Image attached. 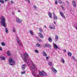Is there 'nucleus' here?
Here are the masks:
<instances>
[{
    "label": "nucleus",
    "mask_w": 77,
    "mask_h": 77,
    "mask_svg": "<svg viewBox=\"0 0 77 77\" xmlns=\"http://www.w3.org/2000/svg\"><path fill=\"white\" fill-rule=\"evenodd\" d=\"M21 57L23 59L25 62H26L27 65H29V60H30V59H27L29 57V54L28 53H26L24 54H21Z\"/></svg>",
    "instance_id": "nucleus-1"
},
{
    "label": "nucleus",
    "mask_w": 77,
    "mask_h": 77,
    "mask_svg": "<svg viewBox=\"0 0 77 77\" xmlns=\"http://www.w3.org/2000/svg\"><path fill=\"white\" fill-rule=\"evenodd\" d=\"M1 24L2 26L4 27H6V23L5 22L6 20L4 17H1Z\"/></svg>",
    "instance_id": "nucleus-2"
},
{
    "label": "nucleus",
    "mask_w": 77,
    "mask_h": 77,
    "mask_svg": "<svg viewBox=\"0 0 77 77\" xmlns=\"http://www.w3.org/2000/svg\"><path fill=\"white\" fill-rule=\"evenodd\" d=\"M8 62L9 65L11 66L14 65H15V60H14L13 59H12V58L11 57L9 58Z\"/></svg>",
    "instance_id": "nucleus-3"
},
{
    "label": "nucleus",
    "mask_w": 77,
    "mask_h": 77,
    "mask_svg": "<svg viewBox=\"0 0 77 77\" xmlns=\"http://www.w3.org/2000/svg\"><path fill=\"white\" fill-rule=\"evenodd\" d=\"M39 74L41 76H47V74L45 71L42 70V72H39Z\"/></svg>",
    "instance_id": "nucleus-4"
},
{
    "label": "nucleus",
    "mask_w": 77,
    "mask_h": 77,
    "mask_svg": "<svg viewBox=\"0 0 77 77\" xmlns=\"http://www.w3.org/2000/svg\"><path fill=\"white\" fill-rule=\"evenodd\" d=\"M43 47L44 48H45V47H51V45L48 43H46V44H44L43 45Z\"/></svg>",
    "instance_id": "nucleus-5"
},
{
    "label": "nucleus",
    "mask_w": 77,
    "mask_h": 77,
    "mask_svg": "<svg viewBox=\"0 0 77 77\" xmlns=\"http://www.w3.org/2000/svg\"><path fill=\"white\" fill-rule=\"evenodd\" d=\"M17 41L19 45H21V47H23V45H22V44H21V41H20V39H18V37H17Z\"/></svg>",
    "instance_id": "nucleus-6"
},
{
    "label": "nucleus",
    "mask_w": 77,
    "mask_h": 77,
    "mask_svg": "<svg viewBox=\"0 0 77 77\" xmlns=\"http://www.w3.org/2000/svg\"><path fill=\"white\" fill-rule=\"evenodd\" d=\"M16 21L18 23H22V20L19 18L16 19Z\"/></svg>",
    "instance_id": "nucleus-7"
},
{
    "label": "nucleus",
    "mask_w": 77,
    "mask_h": 77,
    "mask_svg": "<svg viewBox=\"0 0 77 77\" xmlns=\"http://www.w3.org/2000/svg\"><path fill=\"white\" fill-rule=\"evenodd\" d=\"M31 64L34 67H31V70H33V69H34V68H35V64H34V63H33V62H32V61H31Z\"/></svg>",
    "instance_id": "nucleus-8"
},
{
    "label": "nucleus",
    "mask_w": 77,
    "mask_h": 77,
    "mask_svg": "<svg viewBox=\"0 0 77 77\" xmlns=\"http://www.w3.org/2000/svg\"><path fill=\"white\" fill-rule=\"evenodd\" d=\"M53 16H54V19L55 20H57V17L56 16V15L54 13H53Z\"/></svg>",
    "instance_id": "nucleus-9"
},
{
    "label": "nucleus",
    "mask_w": 77,
    "mask_h": 77,
    "mask_svg": "<svg viewBox=\"0 0 77 77\" xmlns=\"http://www.w3.org/2000/svg\"><path fill=\"white\" fill-rule=\"evenodd\" d=\"M51 70L54 73H57V71L56 70V69H54V68H52Z\"/></svg>",
    "instance_id": "nucleus-10"
},
{
    "label": "nucleus",
    "mask_w": 77,
    "mask_h": 77,
    "mask_svg": "<svg viewBox=\"0 0 77 77\" xmlns=\"http://www.w3.org/2000/svg\"><path fill=\"white\" fill-rule=\"evenodd\" d=\"M49 28L50 29H55V27L54 25H49Z\"/></svg>",
    "instance_id": "nucleus-11"
},
{
    "label": "nucleus",
    "mask_w": 77,
    "mask_h": 77,
    "mask_svg": "<svg viewBox=\"0 0 77 77\" xmlns=\"http://www.w3.org/2000/svg\"><path fill=\"white\" fill-rule=\"evenodd\" d=\"M72 4L74 8H76V6L77 5H76V3H75V2L74 1H72Z\"/></svg>",
    "instance_id": "nucleus-12"
},
{
    "label": "nucleus",
    "mask_w": 77,
    "mask_h": 77,
    "mask_svg": "<svg viewBox=\"0 0 77 77\" xmlns=\"http://www.w3.org/2000/svg\"><path fill=\"white\" fill-rule=\"evenodd\" d=\"M60 15L63 17V18H65V15H64V14L62 12H60Z\"/></svg>",
    "instance_id": "nucleus-13"
},
{
    "label": "nucleus",
    "mask_w": 77,
    "mask_h": 77,
    "mask_svg": "<svg viewBox=\"0 0 77 77\" xmlns=\"http://www.w3.org/2000/svg\"><path fill=\"white\" fill-rule=\"evenodd\" d=\"M53 46L54 48L56 49H58V48H59V47L56 44L54 43L53 44Z\"/></svg>",
    "instance_id": "nucleus-14"
},
{
    "label": "nucleus",
    "mask_w": 77,
    "mask_h": 77,
    "mask_svg": "<svg viewBox=\"0 0 77 77\" xmlns=\"http://www.w3.org/2000/svg\"><path fill=\"white\" fill-rule=\"evenodd\" d=\"M26 64H23L22 67V69L23 71H24L26 68Z\"/></svg>",
    "instance_id": "nucleus-15"
},
{
    "label": "nucleus",
    "mask_w": 77,
    "mask_h": 77,
    "mask_svg": "<svg viewBox=\"0 0 77 77\" xmlns=\"http://www.w3.org/2000/svg\"><path fill=\"white\" fill-rule=\"evenodd\" d=\"M58 38H59V37H58V35H57L55 36V39L54 40L55 42H57V41L58 39Z\"/></svg>",
    "instance_id": "nucleus-16"
},
{
    "label": "nucleus",
    "mask_w": 77,
    "mask_h": 77,
    "mask_svg": "<svg viewBox=\"0 0 77 77\" xmlns=\"http://www.w3.org/2000/svg\"><path fill=\"white\" fill-rule=\"evenodd\" d=\"M48 15L50 18H52V14L51 12H49L48 13Z\"/></svg>",
    "instance_id": "nucleus-17"
},
{
    "label": "nucleus",
    "mask_w": 77,
    "mask_h": 77,
    "mask_svg": "<svg viewBox=\"0 0 77 77\" xmlns=\"http://www.w3.org/2000/svg\"><path fill=\"white\" fill-rule=\"evenodd\" d=\"M42 55L44 56H45V57L47 56V53H45V52L44 51H42Z\"/></svg>",
    "instance_id": "nucleus-18"
},
{
    "label": "nucleus",
    "mask_w": 77,
    "mask_h": 77,
    "mask_svg": "<svg viewBox=\"0 0 77 77\" xmlns=\"http://www.w3.org/2000/svg\"><path fill=\"white\" fill-rule=\"evenodd\" d=\"M38 35L40 36L41 37V38H44V36L42 35V34L41 33H39Z\"/></svg>",
    "instance_id": "nucleus-19"
},
{
    "label": "nucleus",
    "mask_w": 77,
    "mask_h": 77,
    "mask_svg": "<svg viewBox=\"0 0 77 77\" xmlns=\"http://www.w3.org/2000/svg\"><path fill=\"white\" fill-rule=\"evenodd\" d=\"M0 58L1 59V60H5L6 59L4 57L1 56L0 57Z\"/></svg>",
    "instance_id": "nucleus-20"
},
{
    "label": "nucleus",
    "mask_w": 77,
    "mask_h": 77,
    "mask_svg": "<svg viewBox=\"0 0 77 77\" xmlns=\"http://www.w3.org/2000/svg\"><path fill=\"white\" fill-rule=\"evenodd\" d=\"M68 56H69L70 57H71V56H72V53L71 52H68Z\"/></svg>",
    "instance_id": "nucleus-21"
},
{
    "label": "nucleus",
    "mask_w": 77,
    "mask_h": 77,
    "mask_svg": "<svg viewBox=\"0 0 77 77\" xmlns=\"http://www.w3.org/2000/svg\"><path fill=\"white\" fill-rule=\"evenodd\" d=\"M36 45L37 47H41V45L39 44L38 43H37L36 44Z\"/></svg>",
    "instance_id": "nucleus-22"
},
{
    "label": "nucleus",
    "mask_w": 77,
    "mask_h": 77,
    "mask_svg": "<svg viewBox=\"0 0 77 77\" xmlns=\"http://www.w3.org/2000/svg\"><path fill=\"white\" fill-rule=\"evenodd\" d=\"M61 60L62 63H65V60H64V59H63V58H62Z\"/></svg>",
    "instance_id": "nucleus-23"
},
{
    "label": "nucleus",
    "mask_w": 77,
    "mask_h": 77,
    "mask_svg": "<svg viewBox=\"0 0 77 77\" xmlns=\"http://www.w3.org/2000/svg\"><path fill=\"white\" fill-rule=\"evenodd\" d=\"M48 65H49V66H52V62H51V61H50L48 63Z\"/></svg>",
    "instance_id": "nucleus-24"
},
{
    "label": "nucleus",
    "mask_w": 77,
    "mask_h": 77,
    "mask_svg": "<svg viewBox=\"0 0 77 77\" xmlns=\"http://www.w3.org/2000/svg\"><path fill=\"white\" fill-rule=\"evenodd\" d=\"M7 54L8 56H10L11 55V52L9 51H7Z\"/></svg>",
    "instance_id": "nucleus-25"
},
{
    "label": "nucleus",
    "mask_w": 77,
    "mask_h": 77,
    "mask_svg": "<svg viewBox=\"0 0 77 77\" xmlns=\"http://www.w3.org/2000/svg\"><path fill=\"white\" fill-rule=\"evenodd\" d=\"M48 40L50 42H52V39L50 38H48Z\"/></svg>",
    "instance_id": "nucleus-26"
},
{
    "label": "nucleus",
    "mask_w": 77,
    "mask_h": 77,
    "mask_svg": "<svg viewBox=\"0 0 77 77\" xmlns=\"http://www.w3.org/2000/svg\"><path fill=\"white\" fill-rule=\"evenodd\" d=\"M0 2L2 4H4L5 3V1L3 0H0Z\"/></svg>",
    "instance_id": "nucleus-27"
},
{
    "label": "nucleus",
    "mask_w": 77,
    "mask_h": 77,
    "mask_svg": "<svg viewBox=\"0 0 77 77\" xmlns=\"http://www.w3.org/2000/svg\"><path fill=\"white\" fill-rule=\"evenodd\" d=\"M12 30L14 33H15V32H16V29L15 28H13Z\"/></svg>",
    "instance_id": "nucleus-28"
},
{
    "label": "nucleus",
    "mask_w": 77,
    "mask_h": 77,
    "mask_svg": "<svg viewBox=\"0 0 77 77\" xmlns=\"http://www.w3.org/2000/svg\"><path fill=\"white\" fill-rule=\"evenodd\" d=\"M5 32L6 33H8V28H5Z\"/></svg>",
    "instance_id": "nucleus-29"
},
{
    "label": "nucleus",
    "mask_w": 77,
    "mask_h": 77,
    "mask_svg": "<svg viewBox=\"0 0 77 77\" xmlns=\"http://www.w3.org/2000/svg\"><path fill=\"white\" fill-rule=\"evenodd\" d=\"M29 32L32 35H33V32L32 31V30H30Z\"/></svg>",
    "instance_id": "nucleus-30"
},
{
    "label": "nucleus",
    "mask_w": 77,
    "mask_h": 77,
    "mask_svg": "<svg viewBox=\"0 0 77 77\" xmlns=\"http://www.w3.org/2000/svg\"><path fill=\"white\" fill-rule=\"evenodd\" d=\"M58 2L60 3V4H61L62 3V1L60 0H57Z\"/></svg>",
    "instance_id": "nucleus-31"
},
{
    "label": "nucleus",
    "mask_w": 77,
    "mask_h": 77,
    "mask_svg": "<svg viewBox=\"0 0 77 77\" xmlns=\"http://www.w3.org/2000/svg\"><path fill=\"white\" fill-rule=\"evenodd\" d=\"M1 45L2 46H5V43L3 42L1 43Z\"/></svg>",
    "instance_id": "nucleus-32"
},
{
    "label": "nucleus",
    "mask_w": 77,
    "mask_h": 77,
    "mask_svg": "<svg viewBox=\"0 0 77 77\" xmlns=\"http://www.w3.org/2000/svg\"><path fill=\"white\" fill-rule=\"evenodd\" d=\"M38 41L39 42H42V40L39 39V38H38L37 39Z\"/></svg>",
    "instance_id": "nucleus-33"
},
{
    "label": "nucleus",
    "mask_w": 77,
    "mask_h": 77,
    "mask_svg": "<svg viewBox=\"0 0 77 77\" xmlns=\"http://www.w3.org/2000/svg\"><path fill=\"white\" fill-rule=\"evenodd\" d=\"M39 31L41 32H42V28L39 29Z\"/></svg>",
    "instance_id": "nucleus-34"
},
{
    "label": "nucleus",
    "mask_w": 77,
    "mask_h": 77,
    "mask_svg": "<svg viewBox=\"0 0 77 77\" xmlns=\"http://www.w3.org/2000/svg\"><path fill=\"white\" fill-rule=\"evenodd\" d=\"M26 73V71H23L21 72V74H25Z\"/></svg>",
    "instance_id": "nucleus-35"
},
{
    "label": "nucleus",
    "mask_w": 77,
    "mask_h": 77,
    "mask_svg": "<svg viewBox=\"0 0 77 77\" xmlns=\"http://www.w3.org/2000/svg\"><path fill=\"white\" fill-rule=\"evenodd\" d=\"M35 53H39V51H38L36 50H35Z\"/></svg>",
    "instance_id": "nucleus-36"
},
{
    "label": "nucleus",
    "mask_w": 77,
    "mask_h": 77,
    "mask_svg": "<svg viewBox=\"0 0 77 77\" xmlns=\"http://www.w3.org/2000/svg\"><path fill=\"white\" fill-rule=\"evenodd\" d=\"M66 5H69V3L68 1L66 2Z\"/></svg>",
    "instance_id": "nucleus-37"
},
{
    "label": "nucleus",
    "mask_w": 77,
    "mask_h": 77,
    "mask_svg": "<svg viewBox=\"0 0 77 77\" xmlns=\"http://www.w3.org/2000/svg\"><path fill=\"white\" fill-rule=\"evenodd\" d=\"M34 72V71H33V73H32V74L34 75V76H35L36 73H35Z\"/></svg>",
    "instance_id": "nucleus-38"
},
{
    "label": "nucleus",
    "mask_w": 77,
    "mask_h": 77,
    "mask_svg": "<svg viewBox=\"0 0 77 77\" xmlns=\"http://www.w3.org/2000/svg\"><path fill=\"white\" fill-rule=\"evenodd\" d=\"M55 5H57V1H56L55 2Z\"/></svg>",
    "instance_id": "nucleus-39"
},
{
    "label": "nucleus",
    "mask_w": 77,
    "mask_h": 77,
    "mask_svg": "<svg viewBox=\"0 0 77 77\" xmlns=\"http://www.w3.org/2000/svg\"><path fill=\"white\" fill-rule=\"evenodd\" d=\"M37 8V7H36V5H34V9H36Z\"/></svg>",
    "instance_id": "nucleus-40"
},
{
    "label": "nucleus",
    "mask_w": 77,
    "mask_h": 77,
    "mask_svg": "<svg viewBox=\"0 0 77 77\" xmlns=\"http://www.w3.org/2000/svg\"><path fill=\"white\" fill-rule=\"evenodd\" d=\"M0 51H2V48L0 47Z\"/></svg>",
    "instance_id": "nucleus-41"
},
{
    "label": "nucleus",
    "mask_w": 77,
    "mask_h": 77,
    "mask_svg": "<svg viewBox=\"0 0 77 77\" xmlns=\"http://www.w3.org/2000/svg\"><path fill=\"white\" fill-rule=\"evenodd\" d=\"M63 51H64V53H66V50L65 49L63 50Z\"/></svg>",
    "instance_id": "nucleus-42"
},
{
    "label": "nucleus",
    "mask_w": 77,
    "mask_h": 77,
    "mask_svg": "<svg viewBox=\"0 0 77 77\" xmlns=\"http://www.w3.org/2000/svg\"><path fill=\"white\" fill-rule=\"evenodd\" d=\"M46 59L47 60H48V57H46Z\"/></svg>",
    "instance_id": "nucleus-43"
},
{
    "label": "nucleus",
    "mask_w": 77,
    "mask_h": 77,
    "mask_svg": "<svg viewBox=\"0 0 77 77\" xmlns=\"http://www.w3.org/2000/svg\"><path fill=\"white\" fill-rule=\"evenodd\" d=\"M25 1H28L29 3H30V0H25Z\"/></svg>",
    "instance_id": "nucleus-44"
},
{
    "label": "nucleus",
    "mask_w": 77,
    "mask_h": 77,
    "mask_svg": "<svg viewBox=\"0 0 77 77\" xmlns=\"http://www.w3.org/2000/svg\"><path fill=\"white\" fill-rule=\"evenodd\" d=\"M11 4H14L13 1H11Z\"/></svg>",
    "instance_id": "nucleus-45"
},
{
    "label": "nucleus",
    "mask_w": 77,
    "mask_h": 77,
    "mask_svg": "<svg viewBox=\"0 0 77 77\" xmlns=\"http://www.w3.org/2000/svg\"><path fill=\"white\" fill-rule=\"evenodd\" d=\"M75 57H72V59H73V60H74L75 59Z\"/></svg>",
    "instance_id": "nucleus-46"
},
{
    "label": "nucleus",
    "mask_w": 77,
    "mask_h": 77,
    "mask_svg": "<svg viewBox=\"0 0 77 77\" xmlns=\"http://www.w3.org/2000/svg\"><path fill=\"white\" fill-rule=\"evenodd\" d=\"M9 0H5V2H6V1H8Z\"/></svg>",
    "instance_id": "nucleus-47"
},
{
    "label": "nucleus",
    "mask_w": 77,
    "mask_h": 77,
    "mask_svg": "<svg viewBox=\"0 0 77 77\" xmlns=\"http://www.w3.org/2000/svg\"><path fill=\"white\" fill-rule=\"evenodd\" d=\"M74 60H75V61H76V62H77V60L75 59H75Z\"/></svg>",
    "instance_id": "nucleus-48"
},
{
    "label": "nucleus",
    "mask_w": 77,
    "mask_h": 77,
    "mask_svg": "<svg viewBox=\"0 0 77 77\" xmlns=\"http://www.w3.org/2000/svg\"><path fill=\"white\" fill-rule=\"evenodd\" d=\"M61 7H62V9H63V6H61Z\"/></svg>",
    "instance_id": "nucleus-49"
},
{
    "label": "nucleus",
    "mask_w": 77,
    "mask_h": 77,
    "mask_svg": "<svg viewBox=\"0 0 77 77\" xmlns=\"http://www.w3.org/2000/svg\"><path fill=\"white\" fill-rule=\"evenodd\" d=\"M12 14H13V15H14V14H15L13 13V12L12 13Z\"/></svg>",
    "instance_id": "nucleus-50"
},
{
    "label": "nucleus",
    "mask_w": 77,
    "mask_h": 77,
    "mask_svg": "<svg viewBox=\"0 0 77 77\" xmlns=\"http://www.w3.org/2000/svg\"><path fill=\"white\" fill-rule=\"evenodd\" d=\"M76 29L77 30V25H76Z\"/></svg>",
    "instance_id": "nucleus-51"
},
{
    "label": "nucleus",
    "mask_w": 77,
    "mask_h": 77,
    "mask_svg": "<svg viewBox=\"0 0 77 77\" xmlns=\"http://www.w3.org/2000/svg\"><path fill=\"white\" fill-rule=\"evenodd\" d=\"M18 12H20V11L19 10L18 11Z\"/></svg>",
    "instance_id": "nucleus-52"
},
{
    "label": "nucleus",
    "mask_w": 77,
    "mask_h": 77,
    "mask_svg": "<svg viewBox=\"0 0 77 77\" xmlns=\"http://www.w3.org/2000/svg\"><path fill=\"white\" fill-rule=\"evenodd\" d=\"M44 27H45V28H46V26L45 25Z\"/></svg>",
    "instance_id": "nucleus-53"
},
{
    "label": "nucleus",
    "mask_w": 77,
    "mask_h": 77,
    "mask_svg": "<svg viewBox=\"0 0 77 77\" xmlns=\"http://www.w3.org/2000/svg\"><path fill=\"white\" fill-rule=\"evenodd\" d=\"M54 23L55 24H56V22H54Z\"/></svg>",
    "instance_id": "nucleus-54"
},
{
    "label": "nucleus",
    "mask_w": 77,
    "mask_h": 77,
    "mask_svg": "<svg viewBox=\"0 0 77 77\" xmlns=\"http://www.w3.org/2000/svg\"><path fill=\"white\" fill-rule=\"evenodd\" d=\"M63 4H64V5H65V3L64 2H63Z\"/></svg>",
    "instance_id": "nucleus-55"
},
{
    "label": "nucleus",
    "mask_w": 77,
    "mask_h": 77,
    "mask_svg": "<svg viewBox=\"0 0 77 77\" xmlns=\"http://www.w3.org/2000/svg\"><path fill=\"white\" fill-rule=\"evenodd\" d=\"M38 77H39V75H37Z\"/></svg>",
    "instance_id": "nucleus-56"
},
{
    "label": "nucleus",
    "mask_w": 77,
    "mask_h": 77,
    "mask_svg": "<svg viewBox=\"0 0 77 77\" xmlns=\"http://www.w3.org/2000/svg\"><path fill=\"white\" fill-rule=\"evenodd\" d=\"M0 6H1V4H0Z\"/></svg>",
    "instance_id": "nucleus-57"
}]
</instances>
